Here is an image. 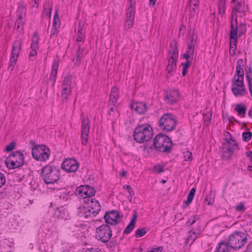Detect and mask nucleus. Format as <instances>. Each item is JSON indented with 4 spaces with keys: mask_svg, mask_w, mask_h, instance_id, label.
I'll return each instance as SVG.
<instances>
[{
    "mask_svg": "<svg viewBox=\"0 0 252 252\" xmlns=\"http://www.w3.org/2000/svg\"><path fill=\"white\" fill-rule=\"evenodd\" d=\"M193 219L191 220V218H189L188 220L187 221L186 225L188 226H190L194 223L197 220L199 219V217L197 215H194L193 217Z\"/></svg>",
    "mask_w": 252,
    "mask_h": 252,
    "instance_id": "obj_42",
    "label": "nucleus"
},
{
    "mask_svg": "<svg viewBox=\"0 0 252 252\" xmlns=\"http://www.w3.org/2000/svg\"><path fill=\"white\" fill-rule=\"evenodd\" d=\"M176 65L170 66L167 65L166 67V71L167 72L168 74L171 75L172 72L176 69Z\"/></svg>",
    "mask_w": 252,
    "mask_h": 252,
    "instance_id": "obj_49",
    "label": "nucleus"
},
{
    "mask_svg": "<svg viewBox=\"0 0 252 252\" xmlns=\"http://www.w3.org/2000/svg\"><path fill=\"white\" fill-rule=\"evenodd\" d=\"M231 91L233 95L236 97L242 96L248 93L245 86L243 87H232Z\"/></svg>",
    "mask_w": 252,
    "mask_h": 252,
    "instance_id": "obj_24",
    "label": "nucleus"
},
{
    "mask_svg": "<svg viewBox=\"0 0 252 252\" xmlns=\"http://www.w3.org/2000/svg\"><path fill=\"white\" fill-rule=\"evenodd\" d=\"M247 238L245 233L235 231L230 235L226 243L221 242L219 245V247L216 249L217 252H229V248L234 250H239L244 246L246 243Z\"/></svg>",
    "mask_w": 252,
    "mask_h": 252,
    "instance_id": "obj_1",
    "label": "nucleus"
},
{
    "mask_svg": "<svg viewBox=\"0 0 252 252\" xmlns=\"http://www.w3.org/2000/svg\"><path fill=\"white\" fill-rule=\"evenodd\" d=\"M40 176L46 184H54L60 179V170L55 165L48 164L42 168Z\"/></svg>",
    "mask_w": 252,
    "mask_h": 252,
    "instance_id": "obj_3",
    "label": "nucleus"
},
{
    "mask_svg": "<svg viewBox=\"0 0 252 252\" xmlns=\"http://www.w3.org/2000/svg\"><path fill=\"white\" fill-rule=\"evenodd\" d=\"M190 2L191 3H193V5L194 7L192 8V9L193 10V11H194L198 6L199 0H190Z\"/></svg>",
    "mask_w": 252,
    "mask_h": 252,
    "instance_id": "obj_55",
    "label": "nucleus"
},
{
    "mask_svg": "<svg viewBox=\"0 0 252 252\" xmlns=\"http://www.w3.org/2000/svg\"><path fill=\"white\" fill-rule=\"evenodd\" d=\"M77 33H78V36L76 38V41H77L78 42H81L82 41L83 32H82V29L81 27L78 28Z\"/></svg>",
    "mask_w": 252,
    "mask_h": 252,
    "instance_id": "obj_47",
    "label": "nucleus"
},
{
    "mask_svg": "<svg viewBox=\"0 0 252 252\" xmlns=\"http://www.w3.org/2000/svg\"><path fill=\"white\" fill-rule=\"evenodd\" d=\"M129 5L127 10L126 19L134 20L135 12V0H129Z\"/></svg>",
    "mask_w": 252,
    "mask_h": 252,
    "instance_id": "obj_22",
    "label": "nucleus"
},
{
    "mask_svg": "<svg viewBox=\"0 0 252 252\" xmlns=\"http://www.w3.org/2000/svg\"><path fill=\"white\" fill-rule=\"evenodd\" d=\"M134 20H128L126 19L125 28L129 29L132 26Z\"/></svg>",
    "mask_w": 252,
    "mask_h": 252,
    "instance_id": "obj_52",
    "label": "nucleus"
},
{
    "mask_svg": "<svg viewBox=\"0 0 252 252\" xmlns=\"http://www.w3.org/2000/svg\"><path fill=\"white\" fill-rule=\"evenodd\" d=\"M16 146V143L15 141H12L6 146L4 151L5 152H10L15 148Z\"/></svg>",
    "mask_w": 252,
    "mask_h": 252,
    "instance_id": "obj_39",
    "label": "nucleus"
},
{
    "mask_svg": "<svg viewBox=\"0 0 252 252\" xmlns=\"http://www.w3.org/2000/svg\"><path fill=\"white\" fill-rule=\"evenodd\" d=\"M143 251V249L141 246H139L138 248H133L132 250V252H142Z\"/></svg>",
    "mask_w": 252,
    "mask_h": 252,
    "instance_id": "obj_64",
    "label": "nucleus"
},
{
    "mask_svg": "<svg viewBox=\"0 0 252 252\" xmlns=\"http://www.w3.org/2000/svg\"><path fill=\"white\" fill-rule=\"evenodd\" d=\"M224 142H229V147H231L235 146L237 147V149H239L238 143L235 140L233 139L232 136H230V137L228 138L226 137L224 139Z\"/></svg>",
    "mask_w": 252,
    "mask_h": 252,
    "instance_id": "obj_33",
    "label": "nucleus"
},
{
    "mask_svg": "<svg viewBox=\"0 0 252 252\" xmlns=\"http://www.w3.org/2000/svg\"><path fill=\"white\" fill-rule=\"evenodd\" d=\"M60 27V21H58V20H53V27L59 28Z\"/></svg>",
    "mask_w": 252,
    "mask_h": 252,
    "instance_id": "obj_59",
    "label": "nucleus"
},
{
    "mask_svg": "<svg viewBox=\"0 0 252 252\" xmlns=\"http://www.w3.org/2000/svg\"><path fill=\"white\" fill-rule=\"evenodd\" d=\"M193 55H191L190 53L186 51V53L182 55V58L186 60H192Z\"/></svg>",
    "mask_w": 252,
    "mask_h": 252,
    "instance_id": "obj_46",
    "label": "nucleus"
},
{
    "mask_svg": "<svg viewBox=\"0 0 252 252\" xmlns=\"http://www.w3.org/2000/svg\"><path fill=\"white\" fill-rule=\"evenodd\" d=\"M71 79V75L70 74H68L67 75L65 76L62 83L63 87H71L72 84Z\"/></svg>",
    "mask_w": 252,
    "mask_h": 252,
    "instance_id": "obj_31",
    "label": "nucleus"
},
{
    "mask_svg": "<svg viewBox=\"0 0 252 252\" xmlns=\"http://www.w3.org/2000/svg\"><path fill=\"white\" fill-rule=\"evenodd\" d=\"M90 204L85 210V214L86 217H90L92 214L93 216H95L100 211L101 206L98 201L94 198H91L90 200Z\"/></svg>",
    "mask_w": 252,
    "mask_h": 252,
    "instance_id": "obj_11",
    "label": "nucleus"
},
{
    "mask_svg": "<svg viewBox=\"0 0 252 252\" xmlns=\"http://www.w3.org/2000/svg\"><path fill=\"white\" fill-rule=\"evenodd\" d=\"M192 61L190 60H186V62L181 63V65L189 68L191 64Z\"/></svg>",
    "mask_w": 252,
    "mask_h": 252,
    "instance_id": "obj_56",
    "label": "nucleus"
},
{
    "mask_svg": "<svg viewBox=\"0 0 252 252\" xmlns=\"http://www.w3.org/2000/svg\"><path fill=\"white\" fill-rule=\"evenodd\" d=\"M137 218V213L135 210L134 211V214L132 216V219L129 222L132 223V224H134L135 225L136 222V219Z\"/></svg>",
    "mask_w": 252,
    "mask_h": 252,
    "instance_id": "obj_53",
    "label": "nucleus"
},
{
    "mask_svg": "<svg viewBox=\"0 0 252 252\" xmlns=\"http://www.w3.org/2000/svg\"><path fill=\"white\" fill-rule=\"evenodd\" d=\"M196 191V189L192 188L189 191L187 196V200L183 202V208H187L192 201Z\"/></svg>",
    "mask_w": 252,
    "mask_h": 252,
    "instance_id": "obj_27",
    "label": "nucleus"
},
{
    "mask_svg": "<svg viewBox=\"0 0 252 252\" xmlns=\"http://www.w3.org/2000/svg\"><path fill=\"white\" fill-rule=\"evenodd\" d=\"M229 142H224L222 143V158L226 159H229L231 158L234 153V149L229 147Z\"/></svg>",
    "mask_w": 252,
    "mask_h": 252,
    "instance_id": "obj_20",
    "label": "nucleus"
},
{
    "mask_svg": "<svg viewBox=\"0 0 252 252\" xmlns=\"http://www.w3.org/2000/svg\"><path fill=\"white\" fill-rule=\"evenodd\" d=\"M225 4H222L219 3V13L221 15H223L225 13Z\"/></svg>",
    "mask_w": 252,
    "mask_h": 252,
    "instance_id": "obj_43",
    "label": "nucleus"
},
{
    "mask_svg": "<svg viewBox=\"0 0 252 252\" xmlns=\"http://www.w3.org/2000/svg\"><path fill=\"white\" fill-rule=\"evenodd\" d=\"M244 62L242 59H239L236 63V71L244 70L243 69Z\"/></svg>",
    "mask_w": 252,
    "mask_h": 252,
    "instance_id": "obj_40",
    "label": "nucleus"
},
{
    "mask_svg": "<svg viewBox=\"0 0 252 252\" xmlns=\"http://www.w3.org/2000/svg\"><path fill=\"white\" fill-rule=\"evenodd\" d=\"M180 96V94L178 90H171L166 92L164 99L167 100V102L173 105L179 100Z\"/></svg>",
    "mask_w": 252,
    "mask_h": 252,
    "instance_id": "obj_17",
    "label": "nucleus"
},
{
    "mask_svg": "<svg viewBox=\"0 0 252 252\" xmlns=\"http://www.w3.org/2000/svg\"><path fill=\"white\" fill-rule=\"evenodd\" d=\"M112 235L110 226L106 223L103 224L95 229V238L103 243H108Z\"/></svg>",
    "mask_w": 252,
    "mask_h": 252,
    "instance_id": "obj_8",
    "label": "nucleus"
},
{
    "mask_svg": "<svg viewBox=\"0 0 252 252\" xmlns=\"http://www.w3.org/2000/svg\"><path fill=\"white\" fill-rule=\"evenodd\" d=\"M79 167V163L72 158H67L62 164L61 168L67 172H75Z\"/></svg>",
    "mask_w": 252,
    "mask_h": 252,
    "instance_id": "obj_14",
    "label": "nucleus"
},
{
    "mask_svg": "<svg viewBox=\"0 0 252 252\" xmlns=\"http://www.w3.org/2000/svg\"><path fill=\"white\" fill-rule=\"evenodd\" d=\"M62 199H63L64 197L62 198L61 196L55 198L54 204L58 207L54 213V216L59 219L67 220L68 217V213L67 210L61 203Z\"/></svg>",
    "mask_w": 252,
    "mask_h": 252,
    "instance_id": "obj_10",
    "label": "nucleus"
},
{
    "mask_svg": "<svg viewBox=\"0 0 252 252\" xmlns=\"http://www.w3.org/2000/svg\"><path fill=\"white\" fill-rule=\"evenodd\" d=\"M244 80V78L242 79L241 77L235 78L234 77L232 81V87H243L245 86Z\"/></svg>",
    "mask_w": 252,
    "mask_h": 252,
    "instance_id": "obj_30",
    "label": "nucleus"
},
{
    "mask_svg": "<svg viewBox=\"0 0 252 252\" xmlns=\"http://www.w3.org/2000/svg\"><path fill=\"white\" fill-rule=\"evenodd\" d=\"M123 217V215L121 216L119 213L116 210H112L109 212L105 213L104 219L106 223L115 225L119 223L121 220L119 219Z\"/></svg>",
    "mask_w": 252,
    "mask_h": 252,
    "instance_id": "obj_12",
    "label": "nucleus"
},
{
    "mask_svg": "<svg viewBox=\"0 0 252 252\" xmlns=\"http://www.w3.org/2000/svg\"><path fill=\"white\" fill-rule=\"evenodd\" d=\"M5 183V178L4 175L0 172V188Z\"/></svg>",
    "mask_w": 252,
    "mask_h": 252,
    "instance_id": "obj_51",
    "label": "nucleus"
},
{
    "mask_svg": "<svg viewBox=\"0 0 252 252\" xmlns=\"http://www.w3.org/2000/svg\"><path fill=\"white\" fill-rule=\"evenodd\" d=\"M212 115V112H210V113L206 114H203L204 124L206 126H208L211 123Z\"/></svg>",
    "mask_w": 252,
    "mask_h": 252,
    "instance_id": "obj_35",
    "label": "nucleus"
},
{
    "mask_svg": "<svg viewBox=\"0 0 252 252\" xmlns=\"http://www.w3.org/2000/svg\"><path fill=\"white\" fill-rule=\"evenodd\" d=\"M248 9V6H245V2H238L235 6L232 8V13H231V23L232 22H234V19H233L234 14L237 16L236 13H242L243 16H245L246 15V11ZM237 18V17H236Z\"/></svg>",
    "mask_w": 252,
    "mask_h": 252,
    "instance_id": "obj_16",
    "label": "nucleus"
},
{
    "mask_svg": "<svg viewBox=\"0 0 252 252\" xmlns=\"http://www.w3.org/2000/svg\"><path fill=\"white\" fill-rule=\"evenodd\" d=\"M252 68L249 67L248 70H246V77L248 81L249 90L252 97Z\"/></svg>",
    "mask_w": 252,
    "mask_h": 252,
    "instance_id": "obj_28",
    "label": "nucleus"
},
{
    "mask_svg": "<svg viewBox=\"0 0 252 252\" xmlns=\"http://www.w3.org/2000/svg\"><path fill=\"white\" fill-rule=\"evenodd\" d=\"M234 110L237 112V114L239 116L243 118L245 117L247 106L245 104L238 103L236 104Z\"/></svg>",
    "mask_w": 252,
    "mask_h": 252,
    "instance_id": "obj_26",
    "label": "nucleus"
},
{
    "mask_svg": "<svg viewBox=\"0 0 252 252\" xmlns=\"http://www.w3.org/2000/svg\"><path fill=\"white\" fill-rule=\"evenodd\" d=\"M22 42L19 40L15 41L13 44L10 56L17 58L21 50Z\"/></svg>",
    "mask_w": 252,
    "mask_h": 252,
    "instance_id": "obj_23",
    "label": "nucleus"
},
{
    "mask_svg": "<svg viewBox=\"0 0 252 252\" xmlns=\"http://www.w3.org/2000/svg\"><path fill=\"white\" fill-rule=\"evenodd\" d=\"M24 158V155L20 151H14L6 158L5 163L9 169H15L25 164Z\"/></svg>",
    "mask_w": 252,
    "mask_h": 252,
    "instance_id": "obj_7",
    "label": "nucleus"
},
{
    "mask_svg": "<svg viewBox=\"0 0 252 252\" xmlns=\"http://www.w3.org/2000/svg\"><path fill=\"white\" fill-rule=\"evenodd\" d=\"M86 252H101V251L100 249L92 248L90 249H88Z\"/></svg>",
    "mask_w": 252,
    "mask_h": 252,
    "instance_id": "obj_62",
    "label": "nucleus"
},
{
    "mask_svg": "<svg viewBox=\"0 0 252 252\" xmlns=\"http://www.w3.org/2000/svg\"><path fill=\"white\" fill-rule=\"evenodd\" d=\"M163 249V247L161 246H159L157 248H152L151 251H148V252H161Z\"/></svg>",
    "mask_w": 252,
    "mask_h": 252,
    "instance_id": "obj_57",
    "label": "nucleus"
},
{
    "mask_svg": "<svg viewBox=\"0 0 252 252\" xmlns=\"http://www.w3.org/2000/svg\"><path fill=\"white\" fill-rule=\"evenodd\" d=\"M189 39L188 40V45L194 50L195 46L196 44L197 36L194 38V32L193 30L189 32Z\"/></svg>",
    "mask_w": 252,
    "mask_h": 252,
    "instance_id": "obj_29",
    "label": "nucleus"
},
{
    "mask_svg": "<svg viewBox=\"0 0 252 252\" xmlns=\"http://www.w3.org/2000/svg\"><path fill=\"white\" fill-rule=\"evenodd\" d=\"M148 229L146 227L138 228L135 232L134 236L136 238L143 236L148 231Z\"/></svg>",
    "mask_w": 252,
    "mask_h": 252,
    "instance_id": "obj_34",
    "label": "nucleus"
},
{
    "mask_svg": "<svg viewBox=\"0 0 252 252\" xmlns=\"http://www.w3.org/2000/svg\"><path fill=\"white\" fill-rule=\"evenodd\" d=\"M184 157L185 161H190L192 158V153L189 152H187L185 153Z\"/></svg>",
    "mask_w": 252,
    "mask_h": 252,
    "instance_id": "obj_48",
    "label": "nucleus"
},
{
    "mask_svg": "<svg viewBox=\"0 0 252 252\" xmlns=\"http://www.w3.org/2000/svg\"><path fill=\"white\" fill-rule=\"evenodd\" d=\"M234 22H231L230 32L229 34V54L231 56L235 55L237 48V34H238V21L235 18Z\"/></svg>",
    "mask_w": 252,
    "mask_h": 252,
    "instance_id": "obj_9",
    "label": "nucleus"
},
{
    "mask_svg": "<svg viewBox=\"0 0 252 252\" xmlns=\"http://www.w3.org/2000/svg\"><path fill=\"white\" fill-rule=\"evenodd\" d=\"M153 170L156 173H160L164 171V166L159 164H156L154 166Z\"/></svg>",
    "mask_w": 252,
    "mask_h": 252,
    "instance_id": "obj_41",
    "label": "nucleus"
},
{
    "mask_svg": "<svg viewBox=\"0 0 252 252\" xmlns=\"http://www.w3.org/2000/svg\"><path fill=\"white\" fill-rule=\"evenodd\" d=\"M176 125V117L172 113H164L158 121L159 127L166 132L174 130Z\"/></svg>",
    "mask_w": 252,
    "mask_h": 252,
    "instance_id": "obj_6",
    "label": "nucleus"
},
{
    "mask_svg": "<svg viewBox=\"0 0 252 252\" xmlns=\"http://www.w3.org/2000/svg\"><path fill=\"white\" fill-rule=\"evenodd\" d=\"M90 130V123L88 118H83L82 120L81 136L82 144L86 145L88 140V134Z\"/></svg>",
    "mask_w": 252,
    "mask_h": 252,
    "instance_id": "obj_15",
    "label": "nucleus"
},
{
    "mask_svg": "<svg viewBox=\"0 0 252 252\" xmlns=\"http://www.w3.org/2000/svg\"><path fill=\"white\" fill-rule=\"evenodd\" d=\"M79 195L84 198H87V201H89L90 197L94 195L95 193V189L89 185H82L78 187L76 190Z\"/></svg>",
    "mask_w": 252,
    "mask_h": 252,
    "instance_id": "obj_13",
    "label": "nucleus"
},
{
    "mask_svg": "<svg viewBox=\"0 0 252 252\" xmlns=\"http://www.w3.org/2000/svg\"><path fill=\"white\" fill-rule=\"evenodd\" d=\"M83 52L84 49L81 48L80 45H79L77 50L76 51V55L73 60L75 65H76L77 66L80 65V61L83 58Z\"/></svg>",
    "mask_w": 252,
    "mask_h": 252,
    "instance_id": "obj_25",
    "label": "nucleus"
},
{
    "mask_svg": "<svg viewBox=\"0 0 252 252\" xmlns=\"http://www.w3.org/2000/svg\"><path fill=\"white\" fill-rule=\"evenodd\" d=\"M174 146V143L168 135L159 132L155 137L153 144L150 149L152 150L154 148L156 151L168 154L172 152Z\"/></svg>",
    "mask_w": 252,
    "mask_h": 252,
    "instance_id": "obj_2",
    "label": "nucleus"
},
{
    "mask_svg": "<svg viewBox=\"0 0 252 252\" xmlns=\"http://www.w3.org/2000/svg\"><path fill=\"white\" fill-rule=\"evenodd\" d=\"M153 135V129L148 124L138 125L135 128L133 134L134 139L139 143L149 141Z\"/></svg>",
    "mask_w": 252,
    "mask_h": 252,
    "instance_id": "obj_4",
    "label": "nucleus"
},
{
    "mask_svg": "<svg viewBox=\"0 0 252 252\" xmlns=\"http://www.w3.org/2000/svg\"><path fill=\"white\" fill-rule=\"evenodd\" d=\"M235 78L241 77L242 79L244 78V70L236 71L234 76Z\"/></svg>",
    "mask_w": 252,
    "mask_h": 252,
    "instance_id": "obj_50",
    "label": "nucleus"
},
{
    "mask_svg": "<svg viewBox=\"0 0 252 252\" xmlns=\"http://www.w3.org/2000/svg\"><path fill=\"white\" fill-rule=\"evenodd\" d=\"M117 99H115V98H114L113 97L112 98H110V100H109V105H115L116 102H117Z\"/></svg>",
    "mask_w": 252,
    "mask_h": 252,
    "instance_id": "obj_63",
    "label": "nucleus"
},
{
    "mask_svg": "<svg viewBox=\"0 0 252 252\" xmlns=\"http://www.w3.org/2000/svg\"><path fill=\"white\" fill-rule=\"evenodd\" d=\"M135 227V225L132 224V223L129 222L128 225L126 226V228L123 231V234H130L134 229Z\"/></svg>",
    "mask_w": 252,
    "mask_h": 252,
    "instance_id": "obj_36",
    "label": "nucleus"
},
{
    "mask_svg": "<svg viewBox=\"0 0 252 252\" xmlns=\"http://www.w3.org/2000/svg\"><path fill=\"white\" fill-rule=\"evenodd\" d=\"M252 136V133L251 131L244 132L242 133V139L245 142H248Z\"/></svg>",
    "mask_w": 252,
    "mask_h": 252,
    "instance_id": "obj_38",
    "label": "nucleus"
},
{
    "mask_svg": "<svg viewBox=\"0 0 252 252\" xmlns=\"http://www.w3.org/2000/svg\"><path fill=\"white\" fill-rule=\"evenodd\" d=\"M57 28L53 27L50 34V37L53 36L55 34H56L58 32Z\"/></svg>",
    "mask_w": 252,
    "mask_h": 252,
    "instance_id": "obj_61",
    "label": "nucleus"
},
{
    "mask_svg": "<svg viewBox=\"0 0 252 252\" xmlns=\"http://www.w3.org/2000/svg\"><path fill=\"white\" fill-rule=\"evenodd\" d=\"M30 144L32 146V154L34 159L45 161L49 158L50 150L48 147L45 145H37L33 140L30 141Z\"/></svg>",
    "mask_w": 252,
    "mask_h": 252,
    "instance_id": "obj_5",
    "label": "nucleus"
},
{
    "mask_svg": "<svg viewBox=\"0 0 252 252\" xmlns=\"http://www.w3.org/2000/svg\"><path fill=\"white\" fill-rule=\"evenodd\" d=\"M17 58H15L14 57H11L10 56L9 65L8 67V69H9L11 71H12L13 70L14 66L16 64L17 61Z\"/></svg>",
    "mask_w": 252,
    "mask_h": 252,
    "instance_id": "obj_37",
    "label": "nucleus"
},
{
    "mask_svg": "<svg viewBox=\"0 0 252 252\" xmlns=\"http://www.w3.org/2000/svg\"><path fill=\"white\" fill-rule=\"evenodd\" d=\"M170 49L169 50L168 53L169 54V58L171 60H178V43L176 40H173L171 41L170 43Z\"/></svg>",
    "mask_w": 252,
    "mask_h": 252,
    "instance_id": "obj_19",
    "label": "nucleus"
},
{
    "mask_svg": "<svg viewBox=\"0 0 252 252\" xmlns=\"http://www.w3.org/2000/svg\"><path fill=\"white\" fill-rule=\"evenodd\" d=\"M178 60H171V59H168V65H170V66H174V65H176V63L177 62Z\"/></svg>",
    "mask_w": 252,
    "mask_h": 252,
    "instance_id": "obj_58",
    "label": "nucleus"
},
{
    "mask_svg": "<svg viewBox=\"0 0 252 252\" xmlns=\"http://www.w3.org/2000/svg\"><path fill=\"white\" fill-rule=\"evenodd\" d=\"M129 107L139 114H142L147 111V106L145 102L135 101L129 104Z\"/></svg>",
    "mask_w": 252,
    "mask_h": 252,
    "instance_id": "obj_18",
    "label": "nucleus"
},
{
    "mask_svg": "<svg viewBox=\"0 0 252 252\" xmlns=\"http://www.w3.org/2000/svg\"><path fill=\"white\" fill-rule=\"evenodd\" d=\"M59 64V60H54L53 61L51 72L50 76V80L52 83V86H54L56 82V78L57 74Z\"/></svg>",
    "mask_w": 252,
    "mask_h": 252,
    "instance_id": "obj_21",
    "label": "nucleus"
},
{
    "mask_svg": "<svg viewBox=\"0 0 252 252\" xmlns=\"http://www.w3.org/2000/svg\"><path fill=\"white\" fill-rule=\"evenodd\" d=\"M71 88L67 87H63V90L62 91V96L63 99V100L65 99L66 100L68 99V96L71 93Z\"/></svg>",
    "mask_w": 252,
    "mask_h": 252,
    "instance_id": "obj_32",
    "label": "nucleus"
},
{
    "mask_svg": "<svg viewBox=\"0 0 252 252\" xmlns=\"http://www.w3.org/2000/svg\"><path fill=\"white\" fill-rule=\"evenodd\" d=\"M31 48L32 50H37L38 49V44L32 42Z\"/></svg>",
    "mask_w": 252,
    "mask_h": 252,
    "instance_id": "obj_60",
    "label": "nucleus"
},
{
    "mask_svg": "<svg viewBox=\"0 0 252 252\" xmlns=\"http://www.w3.org/2000/svg\"><path fill=\"white\" fill-rule=\"evenodd\" d=\"M44 13L46 16L48 17L49 18H50L51 16L52 13V8L50 7L48 9L46 8H44Z\"/></svg>",
    "mask_w": 252,
    "mask_h": 252,
    "instance_id": "obj_54",
    "label": "nucleus"
},
{
    "mask_svg": "<svg viewBox=\"0 0 252 252\" xmlns=\"http://www.w3.org/2000/svg\"><path fill=\"white\" fill-rule=\"evenodd\" d=\"M235 210L239 212H244L245 211V205L243 203H239L235 207Z\"/></svg>",
    "mask_w": 252,
    "mask_h": 252,
    "instance_id": "obj_44",
    "label": "nucleus"
},
{
    "mask_svg": "<svg viewBox=\"0 0 252 252\" xmlns=\"http://www.w3.org/2000/svg\"><path fill=\"white\" fill-rule=\"evenodd\" d=\"M39 41V37L38 33L37 32H35L33 33V37L32 38V43H35L38 44Z\"/></svg>",
    "mask_w": 252,
    "mask_h": 252,
    "instance_id": "obj_45",
    "label": "nucleus"
}]
</instances>
